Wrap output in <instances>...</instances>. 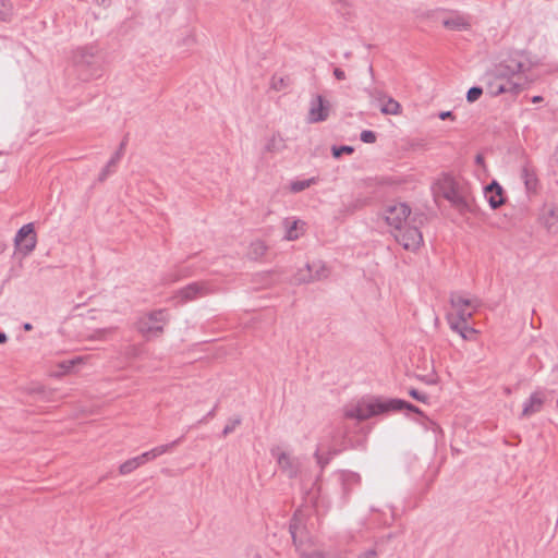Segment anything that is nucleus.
Wrapping results in <instances>:
<instances>
[{
	"instance_id": "1a4fd4ad",
	"label": "nucleus",
	"mask_w": 558,
	"mask_h": 558,
	"mask_svg": "<svg viewBox=\"0 0 558 558\" xmlns=\"http://www.w3.org/2000/svg\"><path fill=\"white\" fill-rule=\"evenodd\" d=\"M331 112V104L322 95H315L310 100L307 122L320 123L328 120Z\"/></svg>"
},
{
	"instance_id": "ddd939ff",
	"label": "nucleus",
	"mask_w": 558,
	"mask_h": 558,
	"mask_svg": "<svg viewBox=\"0 0 558 558\" xmlns=\"http://www.w3.org/2000/svg\"><path fill=\"white\" fill-rule=\"evenodd\" d=\"M396 231V241L401 244L404 250L412 252L418 250V229L415 226L401 227Z\"/></svg>"
},
{
	"instance_id": "6ab92c4d",
	"label": "nucleus",
	"mask_w": 558,
	"mask_h": 558,
	"mask_svg": "<svg viewBox=\"0 0 558 558\" xmlns=\"http://www.w3.org/2000/svg\"><path fill=\"white\" fill-rule=\"evenodd\" d=\"M545 400V396L541 391H536L525 401L522 410L523 416H531L534 413L541 411L543 403Z\"/></svg>"
},
{
	"instance_id": "2f4dec72",
	"label": "nucleus",
	"mask_w": 558,
	"mask_h": 558,
	"mask_svg": "<svg viewBox=\"0 0 558 558\" xmlns=\"http://www.w3.org/2000/svg\"><path fill=\"white\" fill-rule=\"evenodd\" d=\"M367 94L373 101L380 104L387 98L384 92L378 88L367 89Z\"/></svg>"
},
{
	"instance_id": "f8f14e48",
	"label": "nucleus",
	"mask_w": 558,
	"mask_h": 558,
	"mask_svg": "<svg viewBox=\"0 0 558 558\" xmlns=\"http://www.w3.org/2000/svg\"><path fill=\"white\" fill-rule=\"evenodd\" d=\"M307 270L312 271L313 275H304V271H296L295 281L299 283L314 282L324 280L330 275V269L319 259L307 263Z\"/></svg>"
},
{
	"instance_id": "393cba45",
	"label": "nucleus",
	"mask_w": 558,
	"mask_h": 558,
	"mask_svg": "<svg viewBox=\"0 0 558 558\" xmlns=\"http://www.w3.org/2000/svg\"><path fill=\"white\" fill-rule=\"evenodd\" d=\"M268 250L266 243L262 240H255L251 243L247 255L251 259L262 258Z\"/></svg>"
},
{
	"instance_id": "4c0bfd02",
	"label": "nucleus",
	"mask_w": 558,
	"mask_h": 558,
	"mask_svg": "<svg viewBox=\"0 0 558 558\" xmlns=\"http://www.w3.org/2000/svg\"><path fill=\"white\" fill-rule=\"evenodd\" d=\"M438 118L441 119V120H447V119L454 120L456 119V117L453 116L452 111H441L438 114Z\"/></svg>"
},
{
	"instance_id": "7c9ffc66",
	"label": "nucleus",
	"mask_w": 558,
	"mask_h": 558,
	"mask_svg": "<svg viewBox=\"0 0 558 558\" xmlns=\"http://www.w3.org/2000/svg\"><path fill=\"white\" fill-rule=\"evenodd\" d=\"M483 94V88L480 86H473L471 87L466 93V100L469 102L476 101Z\"/></svg>"
},
{
	"instance_id": "423d86ee",
	"label": "nucleus",
	"mask_w": 558,
	"mask_h": 558,
	"mask_svg": "<svg viewBox=\"0 0 558 558\" xmlns=\"http://www.w3.org/2000/svg\"><path fill=\"white\" fill-rule=\"evenodd\" d=\"M217 292H219V288L213 281H195L177 290L172 300L175 302V305H182Z\"/></svg>"
},
{
	"instance_id": "cd10ccee",
	"label": "nucleus",
	"mask_w": 558,
	"mask_h": 558,
	"mask_svg": "<svg viewBox=\"0 0 558 558\" xmlns=\"http://www.w3.org/2000/svg\"><path fill=\"white\" fill-rule=\"evenodd\" d=\"M32 393L36 397L37 400L49 401L51 388L50 386H35V388L32 390Z\"/></svg>"
},
{
	"instance_id": "e433bc0d",
	"label": "nucleus",
	"mask_w": 558,
	"mask_h": 558,
	"mask_svg": "<svg viewBox=\"0 0 558 558\" xmlns=\"http://www.w3.org/2000/svg\"><path fill=\"white\" fill-rule=\"evenodd\" d=\"M333 75H335V77H336L337 80H339V81H343V80H345V73H344V71H343L342 69H340V68H335V70H333Z\"/></svg>"
},
{
	"instance_id": "a18cd8bd",
	"label": "nucleus",
	"mask_w": 558,
	"mask_h": 558,
	"mask_svg": "<svg viewBox=\"0 0 558 558\" xmlns=\"http://www.w3.org/2000/svg\"><path fill=\"white\" fill-rule=\"evenodd\" d=\"M23 328H24V330L29 331V330H32V329H33V326H32V324H29V323H25V324H24V326H23Z\"/></svg>"
},
{
	"instance_id": "3c124183",
	"label": "nucleus",
	"mask_w": 558,
	"mask_h": 558,
	"mask_svg": "<svg viewBox=\"0 0 558 558\" xmlns=\"http://www.w3.org/2000/svg\"><path fill=\"white\" fill-rule=\"evenodd\" d=\"M338 2H344L345 0H337Z\"/></svg>"
},
{
	"instance_id": "f3484780",
	"label": "nucleus",
	"mask_w": 558,
	"mask_h": 558,
	"mask_svg": "<svg viewBox=\"0 0 558 558\" xmlns=\"http://www.w3.org/2000/svg\"><path fill=\"white\" fill-rule=\"evenodd\" d=\"M539 221L549 234H558V206L544 209Z\"/></svg>"
},
{
	"instance_id": "2eb2a0df",
	"label": "nucleus",
	"mask_w": 558,
	"mask_h": 558,
	"mask_svg": "<svg viewBox=\"0 0 558 558\" xmlns=\"http://www.w3.org/2000/svg\"><path fill=\"white\" fill-rule=\"evenodd\" d=\"M484 196L492 209L499 208L506 202L504 189L497 181H493L484 187Z\"/></svg>"
},
{
	"instance_id": "de8ad7c7",
	"label": "nucleus",
	"mask_w": 558,
	"mask_h": 558,
	"mask_svg": "<svg viewBox=\"0 0 558 558\" xmlns=\"http://www.w3.org/2000/svg\"><path fill=\"white\" fill-rule=\"evenodd\" d=\"M72 365H73V362H70V364H69V365H66V366H65V365H63V364H62L61 366H62L63 368H65V372H68V371L72 367Z\"/></svg>"
},
{
	"instance_id": "37998d69",
	"label": "nucleus",
	"mask_w": 558,
	"mask_h": 558,
	"mask_svg": "<svg viewBox=\"0 0 558 558\" xmlns=\"http://www.w3.org/2000/svg\"><path fill=\"white\" fill-rule=\"evenodd\" d=\"M298 271H304V275H313V272L307 270V264L304 266V268L299 269Z\"/></svg>"
},
{
	"instance_id": "7ed1b4c3",
	"label": "nucleus",
	"mask_w": 558,
	"mask_h": 558,
	"mask_svg": "<svg viewBox=\"0 0 558 558\" xmlns=\"http://www.w3.org/2000/svg\"><path fill=\"white\" fill-rule=\"evenodd\" d=\"M524 64L517 60H510L509 63H500L497 65L486 85V90L492 97L499 96L504 93L518 94L522 87L521 84L511 81V76L523 71Z\"/></svg>"
},
{
	"instance_id": "c9c22d12",
	"label": "nucleus",
	"mask_w": 558,
	"mask_h": 558,
	"mask_svg": "<svg viewBox=\"0 0 558 558\" xmlns=\"http://www.w3.org/2000/svg\"><path fill=\"white\" fill-rule=\"evenodd\" d=\"M316 456V459H317V463L324 468L330 460V457L328 456H323L319 451H316L315 453Z\"/></svg>"
},
{
	"instance_id": "412c9836",
	"label": "nucleus",
	"mask_w": 558,
	"mask_h": 558,
	"mask_svg": "<svg viewBox=\"0 0 558 558\" xmlns=\"http://www.w3.org/2000/svg\"><path fill=\"white\" fill-rule=\"evenodd\" d=\"M442 25L450 31H466L471 27V23L464 15L454 14L442 20Z\"/></svg>"
},
{
	"instance_id": "9b49d317",
	"label": "nucleus",
	"mask_w": 558,
	"mask_h": 558,
	"mask_svg": "<svg viewBox=\"0 0 558 558\" xmlns=\"http://www.w3.org/2000/svg\"><path fill=\"white\" fill-rule=\"evenodd\" d=\"M14 243L16 247L23 252L24 255L31 254L37 244V236L35 233L34 225H24L15 234Z\"/></svg>"
},
{
	"instance_id": "aec40b11",
	"label": "nucleus",
	"mask_w": 558,
	"mask_h": 558,
	"mask_svg": "<svg viewBox=\"0 0 558 558\" xmlns=\"http://www.w3.org/2000/svg\"><path fill=\"white\" fill-rule=\"evenodd\" d=\"M277 462L279 468L286 472L290 477L296 475L299 470V463L287 452H279L277 454Z\"/></svg>"
},
{
	"instance_id": "f03ea898",
	"label": "nucleus",
	"mask_w": 558,
	"mask_h": 558,
	"mask_svg": "<svg viewBox=\"0 0 558 558\" xmlns=\"http://www.w3.org/2000/svg\"><path fill=\"white\" fill-rule=\"evenodd\" d=\"M403 409L417 412L415 408L400 399L368 397L349 404L345 409V416L349 418L365 421L376 415L401 411Z\"/></svg>"
},
{
	"instance_id": "20e7f679",
	"label": "nucleus",
	"mask_w": 558,
	"mask_h": 558,
	"mask_svg": "<svg viewBox=\"0 0 558 558\" xmlns=\"http://www.w3.org/2000/svg\"><path fill=\"white\" fill-rule=\"evenodd\" d=\"M450 304L454 313L448 315L450 327L458 331L464 339L468 338L466 333H474L475 330L468 325L473 316V310L480 306L477 299H468L459 293H451Z\"/></svg>"
},
{
	"instance_id": "79ce46f5",
	"label": "nucleus",
	"mask_w": 558,
	"mask_h": 558,
	"mask_svg": "<svg viewBox=\"0 0 558 558\" xmlns=\"http://www.w3.org/2000/svg\"><path fill=\"white\" fill-rule=\"evenodd\" d=\"M8 337L4 332L0 331V344L7 341Z\"/></svg>"
},
{
	"instance_id": "a19ab883",
	"label": "nucleus",
	"mask_w": 558,
	"mask_h": 558,
	"mask_svg": "<svg viewBox=\"0 0 558 558\" xmlns=\"http://www.w3.org/2000/svg\"><path fill=\"white\" fill-rule=\"evenodd\" d=\"M475 162H476L477 165H482V163H484V157H483L482 155H477V156L475 157Z\"/></svg>"
},
{
	"instance_id": "bb28decb",
	"label": "nucleus",
	"mask_w": 558,
	"mask_h": 558,
	"mask_svg": "<svg viewBox=\"0 0 558 558\" xmlns=\"http://www.w3.org/2000/svg\"><path fill=\"white\" fill-rule=\"evenodd\" d=\"M317 182V178H310L306 180H295L290 183V191L293 193H300Z\"/></svg>"
},
{
	"instance_id": "9d476101",
	"label": "nucleus",
	"mask_w": 558,
	"mask_h": 558,
	"mask_svg": "<svg viewBox=\"0 0 558 558\" xmlns=\"http://www.w3.org/2000/svg\"><path fill=\"white\" fill-rule=\"evenodd\" d=\"M411 208L405 203L388 205L384 211L386 222L395 230L400 229L407 222Z\"/></svg>"
},
{
	"instance_id": "dca6fc26",
	"label": "nucleus",
	"mask_w": 558,
	"mask_h": 558,
	"mask_svg": "<svg viewBox=\"0 0 558 558\" xmlns=\"http://www.w3.org/2000/svg\"><path fill=\"white\" fill-rule=\"evenodd\" d=\"M282 226L286 230L283 239L295 241L304 234L306 223L295 217H287L283 219Z\"/></svg>"
},
{
	"instance_id": "39448f33",
	"label": "nucleus",
	"mask_w": 558,
	"mask_h": 558,
	"mask_svg": "<svg viewBox=\"0 0 558 558\" xmlns=\"http://www.w3.org/2000/svg\"><path fill=\"white\" fill-rule=\"evenodd\" d=\"M290 533L301 558H327L326 555L316 547L313 538L307 535L296 515L290 523Z\"/></svg>"
},
{
	"instance_id": "4468645a",
	"label": "nucleus",
	"mask_w": 558,
	"mask_h": 558,
	"mask_svg": "<svg viewBox=\"0 0 558 558\" xmlns=\"http://www.w3.org/2000/svg\"><path fill=\"white\" fill-rule=\"evenodd\" d=\"M520 177L523 180L527 194H536L539 187V180L536 168L531 161H525L521 168Z\"/></svg>"
},
{
	"instance_id": "f704fd0d",
	"label": "nucleus",
	"mask_w": 558,
	"mask_h": 558,
	"mask_svg": "<svg viewBox=\"0 0 558 558\" xmlns=\"http://www.w3.org/2000/svg\"><path fill=\"white\" fill-rule=\"evenodd\" d=\"M11 16L10 9L7 7L4 1H0V20L8 21Z\"/></svg>"
},
{
	"instance_id": "6e6552de",
	"label": "nucleus",
	"mask_w": 558,
	"mask_h": 558,
	"mask_svg": "<svg viewBox=\"0 0 558 558\" xmlns=\"http://www.w3.org/2000/svg\"><path fill=\"white\" fill-rule=\"evenodd\" d=\"M168 322L166 310H157L141 317L137 322L138 331L146 338L158 337L163 331V325Z\"/></svg>"
},
{
	"instance_id": "c756f323",
	"label": "nucleus",
	"mask_w": 558,
	"mask_h": 558,
	"mask_svg": "<svg viewBox=\"0 0 558 558\" xmlns=\"http://www.w3.org/2000/svg\"><path fill=\"white\" fill-rule=\"evenodd\" d=\"M354 148L352 146L342 145V146H332L331 153L335 158H340L343 154L351 155L353 154Z\"/></svg>"
},
{
	"instance_id": "49530a36",
	"label": "nucleus",
	"mask_w": 558,
	"mask_h": 558,
	"mask_svg": "<svg viewBox=\"0 0 558 558\" xmlns=\"http://www.w3.org/2000/svg\"><path fill=\"white\" fill-rule=\"evenodd\" d=\"M410 393H411V396H412L413 398L418 399V392H417V390H416V389H412V390L410 391Z\"/></svg>"
},
{
	"instance_id": "5701e85b",
	"label": "nucleus",
	"mask_w": 558,
	"mask_h": 558,
	"mask_svg": "<svg viewBox=\"0 0 558 558\" xmlns=\"http://www.w3.org/2000/svg\"><path fill=\"white\" fill-rule=\"evenodd\" d=\"M193 274V270L189 266H175L166 274L163 281L165 283H173Z\"/></svg>"
},
{
	"instance_id": "58836bf2",
	"label": "nucleus",
	"mask_w": 558,
	"mask_h": 558,
	"mask_svg": "<svg viewBox=\"0 0 558 558\" xmlns=\"http://www.w3.org/2000/svg\"><path fill=\"white\" fill-rule=\"evenodd\" d=\"M357 558H376V553L374 550H368Z\"/></svg>"
},
{
	"instance_id": "c03bdc74",
	"label": "nucleus",
	"mask_w": 558,
	"mask_h": 558,
	"mask_svg": "<svg viewBox=\"0 0 558 558\" xmlns=\"http://www.w3.org/2000/svg\"><path fill=\"white\" fill-rule=\"evenodd\" d=\"M541 101H543V97H542V96H534V97L532 98V102H534V104H536V102H541Z\"/></svg>"
},
{
	"instance_id": "b1692460",
	"label": "nucleus",
	"mask_w": 558,
	"mask_h": 558,
	"mask_svg": "<svg viewBox=\"0 0 558 558\" xmlns=\"http://www.w3.org/2000/svg\"><path fill=\"white\" fill-rule=\"evenodd\" d=\"M284 148H286V141L279 133H277V134H272L267 140L264 149L267 153L275 154V153L282 151Z\"/></svg>"
},
{
	"instance_id": "72a5a7b5",
	"label": "nucleus",
	"mask_w": 558,
	"mask_h": 558,
	"mask_svg": "<svg viewBox=\"0 0 558 558\" xmlns=\"http://www.w3.org/2000/svg\"><path fill=\"white\" fill-rule=\"evenodd\" d=\"M241 423L240 418H233L231 420L226 427L223 428V436H227L228 434L232 433L235 427Z\"/></svg>"
},
{
	"instance_id": "09e8293b",
	"label": "nucleus",
	"mask_w": 558,
	"mask_h": 558,
	"mask_svg": "<svg viewBox=\"0 0 558 558\" xmlns=\"http://www.w3.org/2000/svg\"><path fill=\"white\" fill-rule=\"evenodd\" d=\"M555 156H556L557 161H558V145H557V148H556V151H555Z\"/></svg>"
},
{
	"instance_id": "a211bd4d",
	"label": "nucleus",
	"mask_w": 558,
	"mask_h": 558,
	"mask_svg": "<svg viewBox=\"0 0 558 558\" xmlns=\"http://www.w3.org/2000/svg\"><path fill=\"white\" fill-rule=\"evenodd\" d=\"M126 140H123L118 148V150L112 155L110 160L104 167L101 172L99 173L98 180L104 182L110 174L116 171V168L120 160L122 159L125 150Z\"/></svg>"
},
{
	"instance_id": "8fccbe9b",
	"label": "nucleus",
	"mask_w": 558,
	"mask_h": 558,
	"mask_svg": "<svg viewBox=\"0 0 558 558\" xmlns=\"http://www.w3.org/2000/svg\"><path fill=\"white\" fill-rule=\"evenodd\" d=\"M425 384H434L433 379L427 380Z\"/></svg>"
},
{
	"instance_id": "0eeeda50",
	"label": "nucleus",
	"mask_w": 558,
	"mask_h": 558,
	"mask_svg": "<svg viewBox=\"0 0 558 558\" xmlns=\"http://www.w3.org/2000/svg\"><path fill=\"white\" fill-rule=\"evenodd\" d=\"M179 442V440H174L170 444H166V445H160V446H157L146 452H143L142 454L137 456V457H134V458H131L126 461H124L120 466H119V472L121 475H126V474H130L132 473L133 471H135L137 468H140L141 465L149 462V461H153L155 460L156 458L171 451L175 445Z\"/></svg>"
},
{
	"instance_id": "a878e982",
	"label": "nucleus",
	"mask_w": 558,
	"mask_h": 558,
	"mask_svg": "<svg viewBox=\"0 0 558 558\" xmlns=\"http://www.w3.org/2000/svg\"><path fill=\"white\" fill-rule=\"evenodd\" d=\"M380 111L384 114H398L400 111V104L393 98H386L381 102Z\"/></svg>"
},
{
	"instance_id": "4be33fe9",
	"label": "nucleus",
	"mask_w": 558,
	"mask_h": 558,
	"mask_svg": "<svg viewBox=\"0 0 558 558\" xmlns=\"http://www.w3.org/2000/svg\"><path fill=\"white\" fill-rule=\"evenodd\" d=\"M193 274V270L189 266H175L166 274L163 281L165 283H173Z\"/></svg>"
},
{
	"instance_id": "ea45409f",
	"label": "nucleus",
	"mask_w": 558,
	"mask_h": 558,
	"mask_svg": "<svg viewBox=\"0 0 558 558\" xmlns=\"http://www.w3.org/2000/svg\"><path fill=\"white\" fill-rule=\"evenodd\" d=\"M111 0H97L99 5L108 7Z\"/></svg>"
},
{
	"instance_id": "c85d7f7f",
	"label": "nucleus",
	"mask_w": 558,
	"mask_h": 558,
	"mask_svg": "<svg viewBox=\"0 0 558 558\" xmlns=\"http://www.w3.org/2000/svg\"><path fill=\"white\" fill-rule=\"evenodd\" d=\"M272 89L279 92L288 86V77L274 75L270 81Z\"/></svg>"
},
{
	"instance_id": "473e14b6",
	"label": "nucleus",
	"mask_w": 558,
	"mask_h": 558,
	"mask_svg": "<svg viewBox=\"0 0 558 558\" xmlns=\"http://www.w3.org/2000/svg\"><path fill=\"white\" fill-rule=\"evenodd\" d=\"M360 138L364 143L373 144L376 142V134L373 131L364 130V131H362Z\"/></svg>"
},
{
	"instance_id": "f257e3e1",
	"label": "nucleus",
	"mask_w": 558,
	"mask_h": 558,
	"mask_svg": "<svg viewBox=\"0 0 558 558\" xmlns=\"http://www.w3.org/2000/svg\"><path fill=\"white\" fill-rule=\"evenodd\" d=\"M432 192L436 199L442 197L448 201L460 215L474 211L475 199L472 186L463 178L441 173L433 182Z\"/></svg>"
}]
</instances>
